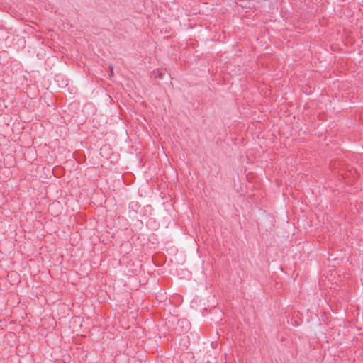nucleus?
Instances as JSON below:
<instances>
[{
  "mask_svg": "<svg viewBox=\"0 0 363 363\" xmlns=\"http://www.w3.org/2000/svg\"><path fill=\"white\" fill-rule=\"evenodd\" d=\"M110 76H112L113 75V67H110Z\"/></svg>",
  "mask_w": 363,
  "mask_h": 363,
  "instance_id": "nucleus-1",
  "label": "nucleus"
}]
</instances>
